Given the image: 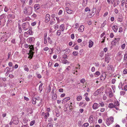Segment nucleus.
Wrapping results in <instances>:
<instances>
[{
  "label": "nucleus",
  "mask_w": 127,
  "mask_h": 127,
  "mask_svg": "<svg viewBox=\"0 0 127 127\" xmlns=\"http://www.w3.org/2000/svg\"><path fill=\"white\" fill-rule=\"evenodd\" d=\"M127 59V53H125L124 54V61H125Z\"/></svg>",
  "instance_id": "nucleus-35"
},
{
  "label": "nucleus",
  "mask_w": 127,
  "mask_h": 127,
  "mask_svg": "<svg viewBox=\"0 0 127 127\" xmlns=\"http://www.w3.org/2000/svg\"><path fill=\"white\" fill-rule=\"evenodd\" d=\"M90 9L88 7H87L85 9V11L86 12H87L88 11H90Z\"/></svg>",
  "instance_id": "nucleus-61"
},
{
  "label": "nucleus",
  "mask_w": 127,
  "mask_h": 127,
  "mask_svg": "<svg viewBox=\"0 0 127 127\" xmlns=\"http://www.w3.org/2000/svg\"><path fill=\"white\" fill-rule=\"evenodd\" d=\"M112 29L113 31L115 32H116L118 30V28L117 26L116 25H114L112 27Z\"/></svg>",
  "instance_id": "nucleus-13"
},
{
  "label": "nucleus",
  "mask_w": 127,
  "mask_h": 127,
  "mask_svg": "<svg viewBox=\"0 0 127 127\" xmlns=\"http://www.w3.org/2000/svg\"><path fill=\"white\" fill-rule=\"evenodd\" d=\"M8 65L10 67H12L13 68H14L13 66V64L11 62H9L8 64Z\"/></svg>",
  "instance_id": "nucleus-49"
},
{
  "label": "nucleus",
  "mask_w": 127,
  "mask_h": 127,
  "mask_svg": "<svg viewBox=\"0 0 127 127\" xmlns=\"http://www.w3.org/2000/svg\"><path fill=\"white\" fill-rule=\"evenodd\" d=\"M27 40L28 42L30 43H32L35 40V38L33 37H31L29 38Z\"/></svg>",
  "instance_id": "nucleus-10"
},
{
  "label": "nucleus",
  "mask_w": 127,
  "mask_h": 127,
  "mask_svg": "<svg viewBox=\"0 0 127 127\" xmlns=\"http://www.w3.org/2000/svg\"><path fill=\"white\" fill-rule=\"evenodd\" d=\"M112 89L113 92L114 93L115 92V87L114 86H112Z\"/></svg>",
  "instance_id": "nucleus-53"
},
{
  "label": "nucleus",
  "mask_w": 127,
  "mask_h": 127,
  "mask_svg": "<svg viewBox=\"0 0 127 127\" xmlns=\"http://www.w3.org/2000/svg\"><path fill=\"white\" fill-rule=\"evenodd\" d=\"M99 104L101 107H103L104 105V102H99Z\"/></svg>",
  "instance_id": "nucleus-58"
},
{
  "label": "nucleus",
  "mask_w": 127,
  "mask_h": 127,
  "mask_svg": "<svg viewBox=\"0 0 127 127\" xmlns=\"http://www.w3.org/2000/svg\"><path fill=\"white\" fill-rule=\"evenodd\" d=\"M101 90L102 89L101 88H100L98 89H97L94 93V95L96 96L100 93L102 91Z\"/></svg>",
  "instance_id": "nucleus-8"
},
{
  "label": "nucleus",
  "mask_w": 127,
  "mask_h": 127,
  "mask_svg": "<svg viewBox=\"0 0 127 127\" xmlns=\"http://www.w3.org/2000/svg\"><path fill=\"white\" fill-rule=\"evenodd\" d=\"M9 16L12 19H14L15 18V16L13 14H10L9 15Z\"/></svg>",
  "instance_id": "nucleus-38"
},
{
  "label": "nucleus",
  "mask_w": 127,
  "mask_h": 127,
  "mask_svg": "<svg viewBox=\"0 0 127 127\" xmlns=\"http://www.w3.org/2000/svg\"><path fill=\"white\" fill-rule=\"evenodd\" d=\"M60 29H61L62 31H64V24L61 25L60 26Z\"/></svg>",
  "instance_id": "nucleus-28"
},
{
  "label": "nucleus",
  "mask_w": 127,
  "mask_h": 127,
  "mask_svg": "<svg viewBox=\"0 0 127 127\" xmlns=\"http://www.w3.org/2000/svg\"><path fill=\"white\" fill-rule=\"evenodd\" d=\"M112 66H111L110 65H108L107 67V68L108 70H112Z\"/></svg>",
  "instance_id": "nucleus-40"
},
{
  "label": "nucleus",
  "mask_w": 127,
  "mask_h": 127,
  "mask_svg": "<svg viewBox=\"0 0 127 127\" xmlns=\"http://www.w3.org/2000/svg\"><path fill=\"white\" fill-rule=\"evenodd\" d=\"M32 7L31 6H27L24 9V13L30 15L32 12Z\"/></svg>",
  "instance_id": "nucleus-1"
},
{
  "label": "nucleus",
  "mask_w": 127,
  "mask_h": 127,
  "mask_svg": "<svg viewBox=\"0 0 127 127\" xmlns=\"http://www.w3.org/2000/svg\"><path fill=\"white\" fill-rule=\"evenodd\" d=\"M61 33V31L60 30H58L57 31V35L59 36L60 35Z\"/></svg>",
  "instance_id": "nucleus-41"
},
{
  "label": "nucleus",
  "mask_w": 127,
  "mask_h": 127,
  "mask_svg": "<svg viewBox=\"0 0 127 127\" xmlns=\"http://www.w3.org/2000/svg\"><path fill=\"white\" fill-rule=\"evenodd\" d=\"M35 121L34 120H33L30 123V125L31 126H32L35 123Z\"/></svg>",
  "instance_id": "nucleus-51"
},
{
  "label": "nucleus",
  "mask_w": 127,
  "mask_h": 127,
  "mask_svg": "<svg viewBox=\"0 0 127 127\" xmlns=\"http://www.w3.org/2000/svg\"><path fill=\"white\" fill-rule=\"evenodd\" d=\"M43 85V83H41V84L40 85L39 87V89L40 91V93H41V92L42 91V86Z\"/></svg>",
  "instance_id": "nucleus-26"
},
{
  "label": "nucleus",
  "mask_w": 127,
  "mask_h": 127,
  "mask_svg": "<svg viewBox=\"0 0 127 127\" xmlns=\"http://www.w3.org/2000/svg\"><path fill=\"white\" fill-rule=\"evenodd\" d=\"M52 99L53 100H55L56 99L57 95L56 94H54L52 95Z\"/></svg>",
  "instance_id": "nucleus-25"
},
{
  "label": "nucleus",
  "mask_w": 127,
  "mask_h": 127,
  "mask_svg": "<svg viewBox=\"0 0 127 127\" xmlns=\"http://www.w3.org/2000/svg\"><path fill=\"white\" fill-rule=\"evenodd\" d=\"M117 42L116 41V40L114 39V40H113L111 42V44L112 45H115L116 43H117Z\"/></svg>",
  "instance_id": "nucleus-29"
},
{
  "label": "nucleus",
  "mask_w": 127,
  "mask_h": 127,
  "mask_svg": "<svg viewBox=\"0 0 127 127\" xmlns=\"http://www.w3.org/2000/svg\"><path fill=\"white\" fill-rule=\"evenodd\" d=\"M34 8L35 9V10H37L39 9L40 8L39 5L38 4H36L34 5Z\"/></svg>",
  "instance_id": "nucleus-18"
},
{
  "label": "nucleus",
  "mask_w": 127,
  "mask_h": 127,
  "mask_svg": "<svg viewBox=\"0 0 127 127\" xmlns=\"http://www.w3.org/2000/svg\"><path fill=\"white\" fill-rule=\"evenodd\" d=\"M34 3V1L33 0H30L29 1V5H33Z\"/></svg>",
  "instance_id": "nucleus-32"
},
{
  "label": "nucleus",
  "mask_w": 127,
  "mask_h": 127,
  "mask_svg": "<svg viewBox=\"0 0 127 127\" xmlns=\"http://www.w3.org/2000/svg\"><path fill=\"white\" fill-rule=\"evenodd\" d=\"M123 84L121 82L119 83L118 86V87L119 89H121L122 88V87L123 86Z\"/></svg>",
  "instance_id": "nucleus-44"
},
{
  "label": "nucleus",
  "mask_w": 127,
  "mask_h": 127,
  "mask_svg": "<svg viewBox=\"0 0 127 127\" xmlns=\"http://www.w3.org/2000/svg\"><path fill=\"white\" fill-rule=\"evenodd\" d=\"M5 17V14H3L0 16V20L3 19Z\"/></svg>",
  "instance_id": "nucleus-39"
},
{
  "label": "nucleus",
  "mask_w": 127,
  "mask_h": 127,
  "mask_svg": "<svg viewBox=\"0 0 127 127\" xmlns=\"http://www.w3.org/2000/svg\"><path fill=\"white\" fill-rule=\"evenodd\" d=\"M108 107H109L112 108H115V106L114 105V104H113L112 103H110L108 105Z\"/></svg>",
  "instance_id": "nucleus-21"
},
{
  "label": "nucleus",
  "mask_w": 127,
  "mask_h": 127,
  "mask_svg": "<svg viewBox=\"0 0 127 127\" xmlns=\"http://www.w3.org/2000/svg\"><path fill=\"white\" fill-rule=\"evenodd\" d=\"M99 106L100 105L98 104L95 102L93 105L92 108L94 110H96L97 109Z\"/></svg>",
  "instance_id": "nucleus-9"
},
{
  "label": "nucleus",
  "mask_w": 127,
  "mask_h": 127,
  "mask_svg": "<svg viewBox=\"0 0 127 127\" xmlns=\"http://www.w3.org/2000/svg\"><path fill=\"white\" fill-rule=\"evenodd\" d=\"M93 42L91 40H90L89 42V47L90 48L92 47L93 44Z\"/></svg>",
  "instance_id": "nucleus-20"
},
{
  "label": "nucleus",
  "mask_w": 127,
  "mask_h": 127,
  "mask_svg": "<svg viewBox=\"0 0 127 127\" xmlns=\"http://www.w3.org/2000/svg\"><path fill=\"white\" fill-rule=\"evenodd\" d=\"M96 8L95 7H93L91 12V15L93 16H94L96 13Z\"/></svg>",
  "instance_id": "nucleus-14"
},
{
  "label": "nucleus",
  "mask_w": 127,
  "mask_h": 127,
  "mask_svg": "<svg viewBox=\"0 0 127 127\" xmlns=\"http://www.w3.org/2000/svg\"><path fill=\"white\" fill-rule=\"evenodd\" d=\"M117 57L118 58L117 60L118 61L121 60L123 57V55L122 54V52L120 51L117 54Z\"/></svg>",
  "instance_id": "nucleus-7"
},
{
  "label": "nucleus",
  "mask_w": 127,
  "mask_h": 127,
  "mask_svg": "<svg viewBox=\"0 0 127 127\" xmlns=\"http://www.w3.org/2000/svg\"><path fill=\"white\" fill-rule=\"evenodd\" d=\"M123 20V19L122 18L120 17L118 18V21L120 22H121Z\"/></svg>",
  "instance_id": "nucleus-57"
},
{
  "label": "nucleus",
  "mask_w": 127,
  "mask_h": 127,
  "mask_svg": "<svg viewBox=\"0 0 127 127\" xmlns=\"http://www.w3.org/2000/svg\"><path fill=\"white\" fill-rule=\"evenodd\" d=\"M88 0H83L82 5L83 6H85L87 4Z\"/></svg>",
  "instance_id": "nucleus-24"
},
{
  "label": "nucleus",
  "mask_w": 127,
  "mask_h": 127,
  "mask_svg": "<svg viewBox=\"0 0 127 127\" xmlns=\"http://www.w3.org/2000/svg\"><path fill=\"white\" fill-rule=\"evenodd\" d=\"M70 99V97H68L65 98L62 100V103L64 104L66 103L68 100H69Z\"/></svg>",
  "instance_id": "nucleus-12"
},
{
  "label": "nucleus",
  "mask_w": 127,
  "mask_h": 127,
  "mask_svg": "<svg viewBox=\"0 0 127 127\" xmlns=\"http://www.w3.org/2000/svg\"><path fill=\"white\" fill-rule=\"evenodd\" d=\"M94 75L95 77H97L100 75V73L98 71H97L94 74Z\"/></svg>",
  "instance_id": "nucleus-33"
},
{
  "label": "nucleus",
  "mask_w": 127,
  "mask_h": 127,
  "mask_svg": "<svg viewBox=\"0 0 127 127\" xmlns=\"http://www.w3.org/2000/svg\"><path fill=\"white\" fill-rule=\"evenodd\" d=\"M28 121V120L26 118H24L23 119V122L24 124H27Z\"/></svg>",
  "instance_id": "nucleus-30"
},
{
  "label": "nucleus",
  "mask_w": 127,
  "mask_h": 127,
  "mask_svg": "<svg viewBox=\"0 0 127 127\" xmlns=\"http://www.w3.org/2000/svg\"><path fill=\"white\" fill-rule=\"evenodd\" d=\"M89 121L90 123H92L93 121V117L90 116L89 119Z\"/></svg>",
  "instance_id": "nucleus-31"
},
{
  "label": "nucleus",
  "mask_w": 127,
  "mask_h": 127,
  "mask_svg": "<svg viewBox=\"0 0 127 127\" xmlns=\"http://www.w3.org/2000/svg\"><path fill=\"white\" fill-rule=\"evenodd\" d=\"M18 32H19L20 33H21L22 32V30L21 28V27H20L19 26V27Z\"/></svg>",
  "instance_id": "nucleus-55"
},
{
  "label": "nucleus",
  "mask_w": 127,
  "mask_h": 127,
  "mask_svg": "<svg viewBox=\"0 0 127 127\" xmlns=\"http://www.w3.org/2000/svg\"><path fill=\"white\" fill-rule=\"evenodd\" d=\"M114 105L115 107L116 106H119V102L118 101H114Z\"/></svg>",
  "instance_id": "nucleus-27"
},
{
  "label": "nucleus",
  "mask_w": 127,
  "mask_h": 127,
  "mask_svg": "<svg viewBox=\"0 0 127 127\" xmlns=\"http://www.w3.org/2000/svg\"><path fill=\"white\" fill-rule=\"evenodd\" d=\"M49 116V113L48 112H47L45 113V115L44 116V118L45 119H47V118Z\"/></svg>",
  "instance_id": "nucleus-23"
},
{
  "label": "nucleus",
  "mask_w": 127,
  "mask_h": 127,
  "mask_svg": "<svg viewBox=\"0 0 127 127\" xmlns=\"http://www.w3.org/2000/svg\"><path fill=\"white\" fill-rule=\"evenodd\" d=\"M65 9L67 13L70 14L72 13V11L69 9V8L68 7H66L65 8Z\"/></svg>",
  "instance_id": "nucleus-16"
},
{
  "label": "nucleus",
  "mask_w": 127,
  "mask_h": 127,
  "mask_svg": "<svg viewBox=\"0 0 127 127\" xmlns=\"http://www.w3.org/2000/svg\"><path fill=\"white\" fill-rule=\"evenodd\" d=\"M32 30L29 29L27 32H25L24 36L25 37H27L28 36V34L32 35Z\"/></svg>",
  "instance_id": "nucleus-6"
},
{
  "label": "nucleus",
  "mask_w": 127,
  "mask_h": 127,
  "mask_svg": "<svg viewBox=\"0 0 127 127\" xmlns=\"http://www.w3.org/2000/svg\"><path fill=\"white\" fill-rule=\"evenodd\" d=\"M24 47L25 48H27L29 47L30 49V52L31 53V55H30L29 57V58H30V59H31L32 57L33 53H34L33 52L34 51V48L33 46L32 45H29L27 44H25L24 45Z\"/></svg>",
  "instance_id": "nucleus-2"
},
{
  "label": "nucleus",
  "mask_w": 127,
  "mask_h": 127,
  "mask_svg": "<svg viewBox=\"0 0 127 127\" xmlns=\"http://www.w3.org/2000/svg\"><path fill=\"white\" fill-rule=\"evenodd\" d=\"M105 93L106 94L110 97H112L113 95L111 89L110 88H107L105 92Z\"/></svg>",
  "instance_id": "nucleus-3"
},
{
  "label": "nucleus",
  "mask_w": 127,
  "mask_h": 127,
  "mask_svg": "<svg viewBox=\"0 0 127 127\" xmlns=\"http://www.w3.org/2000/svg\"><path fill=\"white\" fill-rule=\"evenodd\" d=\"M13 68H9L8 67H6L4 70V71H7L9 72L12 71L13 70Z\"/></svg>",
  "instance_id": "nucleus-17"
},
{
  "label": "nucleus",
  "mask_w": 127,
  "mask_h": 127,
  "mask_svg": "<svg viewBox=\"0 0 127 127\" xmlns=\"http://www.w3.org/2000/svg\"><path fill=\"white\" fill-rule=\"evenodd\" d=\"M109 120L112 123L113 122V120L114 119L112 117H111L109 118Z\"/></svg>",
  "instance_id": "nucleus-52"
},
{
  "label": "nucleus",
  "mask_w": 127,
  "mask_h": 127,
  "mask_svg": "<svg viewBox=\"0 0 127 127\" xmlns=\"http://www.w3.org/2000/svg\"><path fill=\"white\" fill-rule=\"evenodd\" d=\"M63 63L64 64H66L68 63V61L66 59H64L62 60Z\"/></svg>",
  "instance_id": "nucleus-36"
},
{
  "label": "nucleus",
  "mask_w": 127,
  "mask_h": 127,
  "mask_svg": "<svg viewBox=\"0 0 127 127\" xmlns=\"http://www.w3.org/2000/svg\"><path fill=\"white\" fill-rule=\"evenodd\" d=\"M21 127H28V124H26L23 125Z\"/></svg>",
  "instance_id": "nucleus-64"
},
{
  "label": "nucleus",
  "mask_w": 127,
  "mask_h": 127,
  "mask_svg": "<svg viewBox=\"0 0 127 127\" xmlns=\"http://www.w3.org/2000/svg\"><path fill=\"white\" fill-rule=\"evenodd\" d=\"M104 55V51H102L100 52V56L101 57L103 56Z\"/></svg>",
  "instance_id": "nucleus-50"
},
{
  "label": "nucleus",
  "mask_w": 127,
  "mask_h": 127,
  "mask_svg": "<svg viewBox=\"0 0 127 127\" xmlns=\"http://www.w3.org/2000/svg\"><path fill=\"white\" fill-rule=\"evenodd\" d=\"M123 73L124 74H126L127 73V69L125 68L124 69V70L123 72Z\"/></svg>",
  "instance_id": "nucleus-47"
},
{
  "label": "nucleus",
  "mask_w": 127,
  "mask_h": 127,
  "mask_svg": "<svg viewBox=\"0 0 127 127\" xmlns=\"http://www.w3.org/2000/svg\"><path fill=\"white\" fill-rule=\"evenodd\" d=\"M56 114V116L57 117H59L60 116V114L59 112H55Z\"/></svg>",
  "instance_id": "nucleus-62"
},
{
  "label": "nucleus",
  "mask_w": 127,
  "mask_h": 127,
  "mask_svg": "<svg viewBox=\"0 0 127 127\" xmlns=\"http://www.w3.org/2000/svg\"><path fill=\"white\" fill-rule=\"evenodd\" d=\"M85 80L84 79H82L80 80V82L81 83H84L85 82Z\"/></svg>",
  "instance_id": "nucleus-60"
},
{
  "label": "nucleus",
  "mask_w": 127,
  "mask_h": 127,
  "mask_svg": "<svg viewBox=\"0 0 127 127\" xmlns=\"http://www.w3.org/2000/svg\"><path fill=\"white\" fill-rule=\"evenodd\" d=\"M11 120L13 121V123L14 124L17 125L19 123L18 118L16 116L13 117Z\"/></svg>",
  "instance_id": "nucleus-5"
},
{
  "label": "nucleus",
  "mask_w": 127,
  "mask_h": 127,
  "mask_svg": "<svg viewBox=\"0 0 127 127\" xmlns=\"http://www.w3.org/2000/svg\"><path fill=\"white\" fill-rule=\"evenodd\" d=\"M53 126L51 124H48L47 126L46 127H52Z\"/></svg>",
  "instance_id": "nucleus-63"
},
{
  "label": "nucleus",
  "mask_w": 127,
  "mask_h": 127,
  "mask_svg": "<svg viewBox=\"0 0 127 127\" xmlns=\"http://www.w3.org/2000/svg\"><path fill=\"white\" fill-rule=\"evenodd\" d=\"M73 55L74 56H77L78 54V53L77 51H74L72 53Z\"/></svg>",
  "instance_id": "nucleus-43"
},
{
  "label": "nucleus",
  "mask_w": 127,
  "mask_h": 127,
  "mask_svg": "<svg viewBox=\"0 0 127 127\" xmlns=\"http://www.w3.org/2000/svg\"><path fill=\"white\" fill-rule=\"evenodd\" d=\"M47 39L49 42L50 44L52 42V41L51 40V39L49 37H48L47 38Z\"/></svg>",
  "instance_id": "nucleus-48"
},
{
  "label": "nucleus",
  "mask_w": 127,
  "mask_h": 127,
  "mask_svg": "<svg viewBox=\"0 0 127 127\" xmlns=\"http://www.w3.org/2000/svg\"><path fill=\"white\" fill-rule=\"evenodd\" d=\"M59 27V25L57 24H55L54 25V28L55 29H58Z\"/></svg>",
  "instance_id": "nucleus-56"
},
{
  "label": "nucleus",
  "mask_w": 127,
  "mask_h": 127,
  "mask_svg": "<svg viewBox=\"0 0 127 127\" xmlns=\"http://www.w3.org/2000/svg\"><path fill=\"white\" fill-rule=\"evenodd\" d=\"M84 26L82 25H81L78 29V30L80 32H83L84 30Z\"/></svg>",
  "instance_id": "nucleus-15"
},
{
  "label": "nucleus",
  "mask_w": 127,
  "mask_h": 127,
  "mask_svg": "<svg viewBox=\"0 0 127 127\" xmlns=\"http://www.w3.org/2000/svg\"><path fill=\"white\" fill-rule=\"evenodd\" d=\"M45 22L47 23L49 22L50 19V16L48 14L46 15L45 17Z\"/></svg>",
  "instance_id": "nucleus-11"
},
{
  "label": "nucleus",
  "mask_w": 127,
  "mask_h": 127,
  "mask_svg": "<svg viewBox=\"0 0 127 127\" xmlns=\"http://www.w3.org/2000/svg\"><path fill=\"white\" fill-rule=\"evenodd\" d=\"M89 125V124L88 123H84L82 126V127H87Z\"/></svg>",
  "instance_id": "nucleus-37"
},
{
  "label": "nucleus",
  "mask_w": 127,
  "mask_h": 127,
  "mask_svg": "<svg viewBox=\"0 0 127 127\" xmlns=\"http://www.w3.org/2000/svg\"><path fill=\"white\" fill-rule=\"evenodd\" d=\"M57 50L58 52H57L58 53H59L61 51V49L59 47H58L57 49Z\"/></svg>",
  "instance_id": "nucleus-45"
},
{
  "label": "nucleus",
  "mask_w": 127,
  "mask_h": 127,
  "mask_svg": "<svg viewBox=\"0 0 127 127\" xmlns=\"http://www.w3.org/2000/svg\"><path fill=\"white\" fill-rule=\"evenodd\" d=\"M125 46L126 45L125 44H123L121 45V47L122 48V49H125Z\"/></svg>",
  "instance_id": "nucleus-54"
},
{
  "label": "nucleus",
  "mask_w": 127,
  "mask_h": 127,
  "mask_svg": "<svg viewBox=\"0 0 127 127\" xmlns=\"http://www.w3.org/2000/svg\"><path fill=\"white\" fill-rule=\"evenodd\" d=\"M125 3V0H122L121 1V5L122 6H124Z\"/></svg>",
  "instance_id": "nucleus-59"
},
{
  "label": "nucleus",
  "mask_w": 127,
  "mask_h": 127,
  "mask_svg": "<svg viewBox=\"0 0 127 127\" xmlns=\"http://www.w3.org/2000/svg\"><path fill=\"white\" fill-rule=\"evenodd\" d=\"M112 123L110 120L109 118H107L106 120V123L107 125L109 126Z\"/></svg>",
  "instance_id": "nucleus-19"
},
{
  "label": "nucleus",
  "mask_w": 127,
  "mask_h": 127,
  "mask_svg": "<svg viewBox=\"0 0 127 127\" xmlns=\"http://www.w3.org/2000/svg\"><path fill=\"white\" fill-rule=\"evenodd\" d=\"M77 100V101H79L81 100L82 99V97L81 96L79 95L76 98Z\"/></svg>",
  "instance_id": "nucleus-34"
},
{
  "label": "nucleus",
  "mask_w": 127,
  "mask_h": 127,
  "mask_svg": "<svg viewBox=\"0 0 127 127\" xmlns=\"http://www.w3.org/2000/svg\"><path fill=\"white\" fill-rule=\"evenodd\" d=\"M36 100L35 97L33 98L32 100V103L33 104H35L36 103Z\"/></svg>",
  "instance_id": "nucleus-22"
},
{
  "label": "nucleus",
  "mask_w": 127,
  "mask_h": 127,
  "mask_svg": "<svg viewBox=\"0 0 127 127\" xmlns=\"http://www.w3.org/2000/svg\"><path fill=\"white\" fill-rule=\"evenodd\" d=\"M122 90H124L126 91L127 90V85H125L123 88H122Z\"/></svg>",
  "instance_id": "nucleus-42"
},
{
  "label": "nucleus",
  "mask_w": 127,
  "mask_h": 127,
  "mask_svg": "<svg viewBox=\"0 0 127 127\" xmlns=\"http://www.w3.org/2000/svg\"><path fill=\"white\" fill-rule=\"evenodd\" d=\"M30 24L28 21L23 23L22 25V28L25 31L27 30L29 28Z\"/></svg>",
  "instance_id": "nucleus-4"
},
{
  "label": "nucleus",
  "mask_w": 127,
  "mask_h": 127,
  "mask_svg": "<svg viewBox=\"0 0 127 127\" xmlns=\"http://www.w3.org/2000/svg\"><path fill=\"white\" fill-rule=\"evenodd\" d=\"M105 77H106V76H104V77L103 76V75L102 74V75H101V76L100 79H101V80H104L105 79Z\"/></svg>",
  "instance_id": "nucleus-46"
}]
</instances>
